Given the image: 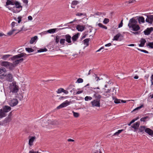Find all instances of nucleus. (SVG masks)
<instances>
[{
	"label": "nucleus",
	"mask_w": 153,
	"mask_h": 153,
	"mask_svg": "<svg viewBox=\"0 0 153 153\" xmlns=\"http://www.w3.org/2000/svg\"><path fill=\"white\" fill-rule=\"evenodd\" d=\"M27 55L25 53H22L17 55L14 56L11 58L14 65L18 64L19 63L22 62L23 60V58H21L23 57H26Z\"/></svg>",
	"instance_id": "obj_1"
},
{
	"label": "nucleus",
	"mask_w": 153,
	"mask_h": 153,
	"mask_svg": "<svg viewBox=\"0 0 153 153\" xmlns=\"http://www.w3.org/2000/svg\"><path fill=\"white\" fill-rule=\"evenodd\" d=\"M128 26L129 28H132L134 31H137L140 29V26L137 24V21L134 17L129 20Z\"/></svg>",
	"instance_id": "obj_2"
},
{
	"label": "nucleus",
	"mask_w": 153,
	"mask_h": 153,
	"mask_svg": "<svg viewBox=\"0 0 153 153\" xmlns=\"http://www.w3.org/2000/svg\"><path fill=\"white\" fill-rule=\"evenodd\" d=\"M9 89L10 92L13 93H17L19 90V87L18 85H16L15 82H13L10 83L9 86Z\"/></svg>",
	"instance_id": "obj_3"
},
{
	"label": "nucleus",
	"mask_w": 153,
	"mask_h": 153,
	"mask_svg": "<svg viewBox=\"0 0 153 153\" xmlns=\"http://www.w3.org/2000/svg\"><path fill=\"white\" fill-rule=\"evenodd\" d=\"M3 78H2L1 79L3 80H6L8 82H12L13 80V76L12 74L9 73L7 74H5Z\"/></svg>",
	"instance_id": "obj_4"
},
{
	"label": "nucleus",
	"mask_w": 153,
	"mask_h": 153,
	"mask_svg": "<svg viewBox=\"0 0 153 153\" xmlns=\"http://www.w3.org/2000/svg\"><path fill=\"white\" fill-rule=\"evenodd\" d=\"M71 102V101H68V100H66L65 102H63L61 104H60V105H59V106H58L57 107V109H59L61 108L65 107L69 104Z\"/></svg>",
	"instance_id": "obj_5"
},
{
	"label": "nucleus",
	"mask_w": 153,
	"mask_h": 153,
	"mask_svg": "<svg viewBox=\"0 0 153 153\" xmlns=\"http://www.w3.org/2000/svg\"><path fill=\"white\" fill-rule=\"evenodd\" d=\"M18 103V101L17 99H13L10 100L9 102V105L11 107L16 105Z\"/></svg>",
	"instance_id": "obj_6"
},
{
	"label": "nucleus",
	"mask_w": 153,
	"mask_h": 153,
	"mask_svg": "<svg viewBox=\"0 0 153 153\" xmlns=\"http://www.w3.org/2000/svg\"><path fill=\"white\" fill-rule=\"evenodd\" d=\"M100 101L94 100L91 102L92 106L93 107H100Z\"/></svg>",
	"instance_id": "obj_7"
},
{
	"label": "nucleus",
	"mask_w": 153,
	"mask_h": 153,
	"mask_svg": "<svg viewBox=\"0 0 153 153\" xmlns=\"http://www.w3.org/2000/svg\"><path fill=\"white\" fill-rule=\"evenodd\" d=\"M7 71L4 68L1 67L0 68V79H1L2 78H3L4 77V73Z\"/></svg>",
	"instance_id": "obj_8"
},
{
	"label": "nucleus",
	"mask_w": 153,
	"mask_h": 153,
	"mask_svg": "<svg viewBox=\"0 0 153 153\" xmlns=\"http://www.w3.org/2000/svg\"><path fill=\"white\" fill-rule=\"evenodd\" d=\"M22 30V27H21L20 28H18L17 27H16L15 29H13L11 30L9 32L7 33V35H8L9 36H10V35H12L13 33V32L17 30L18 31V32L16 33V34Z\"/></svg>",
	"instance_id": "obj_9"
},
{
	"label": "nucleus",
	"mask_w": 153,
	"mask_h": 153,
	"mask_svg": "<svg viewBox=\"0 0 153 153\" xmlns=\"http://www.w3.org/2000/svg\"><path fill=\"white\" fill-rule=\"evenodd\" d=\"M146 22L152 24L153 22V15L147 16V18L146 19Z\"/></svg>",
	"instance_id": "obj_10"
},
{
	"label": "nucleus",
	"mask_w": 153,
	"mask_h": 153,
	"mask_svg": "<svg viewBox=\"0 0 153 153\" xmlns=\"http://www.w3.org/2000/svg\"><path fill=\"white\" fill-rule=\"evenodd\" d=\"M3 111L7 114V113L10 111L11 110V108L8 105H4L2 108Z\"/></svg>",
	"instance_id": "obj_11"
},
{
	"label": "nucleus",
	"mask_w": 153,
	"mask_h": 153,
	"mask_svg": "<svg viewBox=\"0 0 153 153\" xmlns=\"http://www.w3.org/2000/svg\"><path fill=\"white\" fill-rule=\"evenodd\" d=\"M94 92V94L93 95V97L95 98V100L100 101V99L102 97V96L98 94V92Z\"/></svg>",
	"instance_id": "obj_12"
},
{
	"label": "nucleus",
	"mask_w": 153,
	"mask_h": 153,
	"mask_svg": "<svg viewBox=\"0 0 153 153\" xmlns=\"http://www.w3.org/2000/svg\"><path fill=\"white\" fill-rule=\"evenodd\" d=\"M17 1L15 0H7L6 5H14Z\"/></svg>",
	"instance_id": "obj_13"
},
{
	"label": "nucleus",
	"mask_w": 153,
	"mask_h": 153,
	"mask_svg": "<svg viewBox=\"0 0 153 153\" xmlns=\"http://www.w3.org/2000/svg\"><path fill=\"white\" fill-rule=\"evenodd\" d=\"M145 132L151 136H153V131L149 128L146 129Z\"/></svg>",
	"instance_id": "obj_14"
},
{
	"label": "nucleus",
	"mask_w": 153,
	"mask_h": 153,
	"mask_svg": "<svg viewBox=\"0 0 153 153\" xmlns=\"http://www.w3.org/2000/svg\"><path fill=\"white\" fill-rule=\"evenodd\" d=\"M140 125V122H137L133 124V125L131 126V127L133 128H134V131H135L137 129H138Z\"/></svg>",
	"instance_id": "obj_15"
},
{
	"label": "nucleus",
	"mask_w": 153,
	"mask_h": 153,
	"mask_svg": "<svg viewBox=\"0 0 153 153\" xmlns=\"http://www.w3.org/2000/svg\"><path fill=\"white\" fill-rule=\"evenodd\" d=\"M153 30V28L152 27L148 28L146 30L144 31V32L145 35H148Z\"/></svg>",
	"instance_id": "obj_16"
},
{
	"label": "nucleus",
	"mask_w": 153,
	"mask_h": 153,
	"mask_svg": "<svg viewBox=\"0 0 153 153\" xmlns=\"http://www.w3.org/2000/svg\"><path fill=\"white\" fill-rule=\"evenodd\" d=\"M85 26L84 25H78L76 27V29L78 31L82 32L85 29Z\"/></svg>",
	"instance_id": "obj_17"
},
{
	"label": "nucleus",
	"mask_w": 153,
	"mask_h": 153,
	"mask_svg": "<svg viewBox=\"0 0 153 153\" xmlns=\"http://www.w3.org/2000/svg\"><path fill=\"white\" fill-rule=\"evenodd\" d=\"M63 36L65 39L66 41L68 43H71V37L69 34H67Z\"/></svg>",
	"instance_id": "obj_18"
},
{
	"label": "nucleus",
	"mask_w": 153,
	"mask_h": 153,
	"mask_svg": "<svg viewBox=\"0 0 153 153\" xmlns=\"http://www.w3.org/2000/svg\"><path fill=\"white\" fill-rule=\"evenodd\" d=\"M9 9L14 13H18L21 11L20 9H18L15 7H14L12 8H9Z\"/></svg>",
	"instance_id": "obj_19"
},
{
	"label": "nucleus",
	"mask_w": 153,
	"mask_h": 153,
	"mask_svg": "<svg viewBox=\"0 0 153 153\" xmlns=\"http://www.w3.org/2000/svg\"><path fill=\"white\" fill-rule=\"evenodd\" d=\"M35 137H32L29 139L28 142V144L30 146H32L33 145V143L36 139Z\"/></svg>",
	"instance_id": "obj_20"
},
{
	"label": "nucleus",
	"mask_w": 153,
	"mask_h": 153,
	"mask_svg": "<svg viewBox=\"0 0 153 153\" xmlns=\"http://www.w3.org/2000/svg\"><path fill=\"white\" fill-rule=\"evenodd\" d=\"M11 112H10L8 116L6 117L4 120V122L6 123L10 122L11 120Z\"/></svg>",
	"instance_id": "obj_21"
},
{
	"label": "nucleus",
	"mask_w": 153,
	"mask_h": 153,
	"mask_svg": "<svg viewBox=\"0 0 153 153\" xmlns=\"http://www.w3.org/2000/svg\"><path fill=\"white\" fill-rule=\"evenodd\" d=\"M7 116V114L1 109H0V119L5 117Z\"/></svg>",
	"instance_id": "obj_22"
},
{
	"label": "nucleus",
	"mask_w": 153,
	"mask_h": 153,
	"mask_svg": "<svg viewBox=\"0 0 153 153\" xmlns=\"http://www.w3.org/2000/svg\"><path fill=\"white\" fill-rule=\"evenodd\" d=\"M146 128L145 126H140L139 128V130L140 132L142 133L143 134L144 133V131L145 132V130Z\"/></svg>",
	"instance_id": "obj_23"
},
{
	"label": "nucleus",
	"mask_w": 153,
	"mask_h": 153,
	"mask_svg": "<svg viewBox=\"0 0 153 153\" xmlns=\"http://www.w3.org/2000/svg\"><path fill=\"white\" fill-rule=\"evenodd\" d=\"M79 3V2L76 0H74L72 2L71 4V7L72 8H74L75 7V6Z\"/></svg>",
	"instance_id": "obj_24"
},
{
	"label": "nucleus",
	"mask_w": 153,
	"mask_h": 153,
	"mask_svg": "<svg viewBox=\"0 0 153 153\" xmlns=\"http://www.w3.org/2000/svg\"><path fill=\"white\" fill-rule=\"evenodd\" d=\"M59 29H57V28H54L52 29H50L46 31V33H54L56 31H57L59 30Z\"/></svg>",
	"instance_id": "obj_25"
},
{
	"label": "nucleus",
	"mask_w": 153,
	"mask_h": 153,
	"mask_svg": "<svg viewBox=\"0 0 153 153\" xmlns=\"http://www.w3.org/2000/svg\"><path fill=\"white\" fill-rule=\"evenodd\" d=\"M15 7L21 10L22 9V6L21 5L20 3L18 1H17L15 4Z\"/></svg>",
	"instance_id": "obj_26"
},
{
	"label": "nucleus",
	"mask_w": 153,
	"mask_h": 153,
	"mask_svg": "<svg viewBox=\"0 0 153 153\" xmlns=\"http://www.w3.org/2000/svg\"><path fill=\"white\" fill-rule=\"evenodd\" d=\"M137 19L140 24H141V23H144L145 22V19L143 16L139 17Z\"/></svg>",
	"instance_id": "obj_27"
},
{
	"label": "nucleus",
	"mask_w": 153,
	"mask_h": 153,
	"mask_svg": "<svg viewBox=\"0 0 153 153\" xmlns=\"http://www.w3.org/2000/svg\"><path fill=\"white\" fill-rule=\"evenodd\" d=\"M38 37L37 36H35L32 38L30 41V44H32L37 39Z\"/></svg>",
	"instance_id": "obj_28"
},
{
	"label": "nucleus",
	"mask_w": 153,
	"mask_h": 153,
	"mask_svg": "<svg viewBox=\"0 0 153 153\" xmlns=\"http://www.w3.org/2000/svg\"><path fill=\"white\" fill-rule=\"evenodd\" d=\"M90 38L86 39L83 40L84 44L86 45V46H88L89 45V42L90 40Z\"/></svg>",
	"instance_id": "obj_29"
},
{
	"label": "nucleus",
	"mask_w": 153,
	"mask_h": 153,
	"mask_svg": "<svg viewBox=\"0 0 153 153\" xmlns=\"http://www.w3.org/2000/svg\"><path fill=\"white\" fill-rule=\"evenodd\" d=\"M10 63V62H8L4 61L1 63V65L3 66L8 67Z\"/></svg>",
	"instance_id": "obj_30"
},
{
	"label": "nucleus",
	"mask_w": 153,
	"mask_h": 153,
	"mask_svg": "<svg viewBox=\"0 0 153 153\" xmlns=\"http://www.w3.org/2000/svg\"><path fill=\"white\" fill-rule=\"evenodd\" d=\"M78 38V34H76L73 36L71 38L72 40L74 41L75 42L76 41L77 39Z\"/></svg>",
	"instance_id": "obj_31"
},
{
	"label": "nucleus",
	"mask_w": 153,
	"mask_h": 153,
	"mask_svg": "<svg viewBox=\"0 0 153 153\" xmlns=\"http://www.w3.org/2000/svg\"><path fill=\"white\" fill-rule=\"evenodd\" d=\"M8 67L10 70H12L14 69L15 66L13 64L10 63Z\"/></svg>",
	"instance_id": "obj_32"
},
{
	"label": "nucleus",
	"mask_w": 153,
	"mask_h": 153,
	"mask_svg": "<svg viewBox=\"0 0 153 153\" xmlns=\"http://www.w3.org/2000/svg\"><path fill=\"white\" fill-rule=\"evenodd\" d=\"M121 34L119 33L117 34L116 36H115L113 39V40H116L117 41L118 40V38L120 36Z\"/></svg>",
	"instance_id": "obj_33"
},
{
	"label": "nucleus",
	"mask_w": 153,
	"mask_h": 153,
	"mask_svg": "<svg viewBox=\"0 0 153 153\" xmlns=\"http://www.w3.org/2000/svg\"><path fill=\"white\" fill-rule=\"evenodd\" d=\"M97 25L100 27L102 28L105 29H107V27L106 26L103 25L102 23H99L97 24Z\"/></svg>",
	"instance_id": "obj_34"
},
{
	"label": "nucleus",
	"mask_w": 153,
	"mask_h": 153,
	"mask_svg": "<svg viewBox=\"0 0 153 153\" xmlns=\"http://www.w3.org/2000/svg\"><path fill=\"white\" fill-rule=\"evenodd\" d=\"M123 131V129L118 130L117 132H115L113 134V136H115V135H118L120 134L122 131Z\"/></svg>",
	"instance_id": "obj_35"
},
{
	"label": "nucleus",
	"mask_w": 153,
	"mask_h": 153,
	"mask_svg": "<svg viewBox=\"0 0 153 153\" xmlns=\"http://www.w3.org/2000/svg\"><path fill=\"white\" fill-rule=\"evenodd\" d=\"M143 107V104L141 105L140 106L137 107V108H136L134 109L132 111V112H134L136 110H138L140 109V108H142Z\"/></svg>",
	"instance_id": "obj_36"
},
{
	"label": "nucleus",
	"mask_w": 153,
	"mask_h": 153,
	"mask_svg": "<svg viewBox=\"0 0 153 153\" xmlns=\"http://www.w3.org/2000/svg\"><path fill=\"white\" fill-rule=\"evenodd\" d=\"M47 49L46 48H42L37 50L38 52H42L46 51Z\"/></svg>",
	"instance_id": "obj_37"
},
{
	"label": "nucleus",
	"mask_w": 153,
	"mask_h": 153,
	"mask_svg": "<svg viewBox=\"0 0 153 153\" xmlns=\"http://www.w3.org/2000/svg\"><path fill=\"white\" fill-rule=\"evenodd\" d=\"M25 50L28 53L32 52L34 51L33 49L30 48H25Z\"/></svg>",
	"instance_id": "obj_38"
},
{
	"label": "nucleus",
	"mask_w": 153,
	"mask_h": 153,
	"mask_svg": "<svg viewBox=\"0 0 153 153\" xmlns=\"http://www.w3.org/2000/svg\"><path fill=\"white\" fill-rule=\"evenodd\" d=\"M147 46H149L151 48L153 49V42H149L147 45Z\"/></svg>",
	"instance_id": "obj_39"
},
{
	"label": "nucleus",
	"mask_w": 153,
	"mask_h": 153,
	"mask_svg": "<svg viewBox=\"0 0 153 153\" xmlns=\"http://www.w3.org/2000/svg\"><path fill=\"white\" fill-rule=\"evenodd\" d=\"M92 99V97L89 96H86L85 98V100L86 101H88V100H90Z\"/></svg>",
	"instance_id": "obj_40"
},
{
	"label": "nucleus",
	"mask_w": 153,
	"mask_h": 153,
	"mask_svg": "<svg viewBox=\"0 0 153 153\" xmlns=\"http://www.w3.org/2000/svg\"><path fill=\"white\" fill-rule=\"evenodd\" d=\"M72 112L73 114V115L75 117H77L79 116V114L78 113L75 112L74 111H73Z\"/></svg>",
	"instance_id": "obj_41"
},
{
	"label": "nucleus",
	"mask_w": 153,
	"mask_h": 153,
	"mask_svg": "<svg viewBox=\"0 0 153 153\" xmlns=\"http://www.w3.org/2000/svg\"><path fill=\"white\" fill-rule=\"evenodd\" d=\"M146 42V41L145 39L142 38L140 40V42L144 45H145V43Z\"/></svg>",
	"instance_id": "obj_42"
},
{
	"label": "nucleus",
	"mask_w": 153,
	"mask_h": 153,
	"mask_svg": "<svg viewBox=\"0 0 153 153\" xmlns=\"http://www.w3.org/2000/svg\"><path fill=\"white\" fill-rule=\"evenodd\" d=\"M109 21V20L107 18H105L103 21V23L104 24H107Z\"/></svg>",
	"instance_id": "obj_43"
},
{
	"label": "nucleus",
	"mask_w": 153,
	"mask_h": 153,
	"mask_svg": "<svg viewBox=\"0 0 153 153\" xmlns=\"http://www.w3.org/2000/svg\"><path fill=\"white\" fill-rule=\"evenodd\" d=\"M65 39H60V43L61 44H62V45H64V43L65 42Z\"/></svg>",
	"instance_id": "obj_44"
},
{
	"label": "nucleus",
	"mask_w": 153,
	"mask_h": 153,
	"mask_svg": "<svg viewBox=\"0 0 153 153\" xmlns=\"http://www.w3.org/2000/svg\"><path fill=\"white\" fill-rule=\"evenodd\" d=\"M63 88H60L56 92L58 94L61 93L62 92H63Z\"/></svg>",
	"instance_id": "obj_45"
},
{
	"label": "nucleus",
	"mask_w": 153,
	"mask_h": 153,
	"mask_svg": "<svg viewBox=\"0 0 153 153\" xmlns=\"http://www.w3.org/2000/svg\"><path fill=\"white\" fill-rule=\"evenodd\" d=\"M148 118V117H143L140 119V120L141 121L145 122L146 119H147Z\"/></svg>",
	"instance_id": "obj_46"
},
{
	"label": "nucleus",
	"mask_w": 153,
	"mask_h": 153,
	"mask_svg": "<svg viewBox=\"0 0 153 153\" xmlns=\"http://www.w3.org/2000/svg\"><path fill=\"white\" fill-rule=\"evenodd\" d=\"M10 56H11V55L9 54L5 55L3 56L2 58L4 59H5Z\"/></svg>",
	"instance_id": "obj_47"
},
{
	"label": "nucleus",
	"mask_w": 153,
	"mask_h": 153,
	"mask_svg": "<svg viewBox=\"0 0 153 153\" xmlns=\"http://www.w3.org/2000/svg\"><path fill=\"white\" fill-rule=\"evenodd\" d=\"M120 100L117 99H115L114 100V102L116 104H118L120 103Z\"/></svg>",
	"instance_id": "obj_48"
},
{
	"label": "nucleus",
	"mask_w": 153,
	"mask_h": 153,
	"mask_svg": "<svg viewBox=\"0 0 153 153\" xmlns=\"http://www.w3.org/2000/svg\"><path fill=\"white\" fill-rule=\"evenodd\" d=\"M137 49L139 51H140L141 52H143L145 53H149V52L148 51H147L145 50H142V49H140L138 48H137Z\"/></svg>",
	"instance_id": "obj_49"
},
{
	"label": "nucleus",
	"mask_w": 153,
	"mask_h": 153,
	"mask_svg": "<svg viewBox=\"0 0 153 153\" xmlns=\"http://www.w3.org/2000/svg\"><path fill=\"white\" fill-rule=\"evenodd\" d=\"M85 15H86L84 13H78L76 14V16H81L82 15H84V16H85Z\"/></svg>",
	"instance_id": "obj_50"
},
{
	"label": "nucleus",
	"mask_w": 153,
	"mask_h": 153,
	"mask_svg": "<svg viewBox=\"0 0 153 153\" xmlns=\"http://www.w3.org/2000/svg\"><path fill=\"white\" fill-rule=\"evenodd\" d=\"M59 36H57L56 38V43H59Z\"/></svg>",
	"instance_id": "obj_51"
},
{
	"label": "nucleus",
	"mask_w": 153,
	"mask_h": 153,
	"mask_svg": "<svg viewBox=\"0 0 153 153\" xmlns=\"http://www.w3.org/2000/svg\"><path fill=\"white\" fill-rule=\"evenodd\" d=\"M83 81V79L80 78H79L77 80V82L79 83L82 82Z\"/></svg>",
	"instance_id": "obj_52"
},
{
	"label": "nucleus",
	"mask_w": 153,
	"mask_h": 153,
	"mask_svg": "<svg viewBox=\"0 0 153 153\" xmlns=\"http://www.w3.org/2000/svg\"><path fill=\"white\" fill-rule=\"evenodd\" d=\"M92 153H102L100 149L97 150H95Z\"/></svg>",
	"instance_id": "obj_53"
},
{
	"label": "nucleus",
	"mask_w": 153,
	"mask_h": 153,
	"mask_svg": "<svg viewBox=\"0 0 153 153\" xmlns=\"http://www.w3.org/2000/svg\"><path fill=\"white\" fill-rule=\"evenodd\" d=\"M29 153H42L40 152H39L38 151H34L33 150L30 151Z\"/></svg>",
	"instance_id": "obj_54"
},
{
	"label": "nucleus",
	"mask_w": 153,
	"mask_h": 153,
	"mask_svg": "<svg viewBox=\"0 0 153 153\" xmlns=\"http://www.w3.org/2000/svg\"><path fill=\"white\" fill-rule=\"evenodd\" d=\"M22 17L21 16H19L18 18V22L19 23L22 20Z\"/></svg>",
	"instance_id": "obj_55"
},
{
	"label": "nucleus",
	"mask_w": 153,
	"mask_h": 153,
	"mask_svg": "<svg viewBox=\"0 0 153 153\" xmlns=\"http://www.w3.org/2000/svg\"><path fill=\"white\" fill-rule=\"evenodd\" d=\"M95 75L96 76V77H95V79L96 80V81H98L99 80L102 79V78L100 79L99 77L97 76V75L96 74H95Z\"/></svg>",
	"instance_id": "obj_56"
},
{
	"label": "nucleus",
	"mask_w": 153,
	"mask_h": 153,
	"mask_svg": "<svg viewBox=\"0 0 153 153\" xmlns=\"http://www.w3.org/2000/svg\"><path fill=\"white\" fill-rule=\"evenodd\" d=\"M123 20H122L121 21V22L120 23V24L119 25V26H118L119 28L121 27L123 25Z\"/></svg>",
	"instance_id": "obj_57"
},
{
	"label": "nucleus",
	"mask_w": 153,
	"mask_h": 153,
	"mask_svg": "<svg viewBox=\"0 0 153 153\" xmlns=\"http://www.w3.org/2000/svg\"><path fill=\"white\" fill-rule=\"evenodd\" d=\"M139 118L138 117H137V118L136 119H134L133 120H132L131 122H130L131 123H134L135 121L137 120Z\"/></svg>",
	"instance_id": "obj_58"
},
{
	"label": "nucleus",
	"mask_w": 153,
	"mask_h": 153,
	"mask_svg": "<svg viewBox=\"0 0 153 153\" xmlns=\"http://www.w3.org/2000/svg\"><path fill=\"white\" fill-rule=\"evenodd\" d=\"M23 2L26 5L27 4L28 0H22Z\"/></svg>",
	"instance_id": "obj_59"
},
{
	"label": "nucleus",
	"mask_w": 153,
	"mask_h": 153,
	"mask_svg": "<svg viewBox=\"0 0 153 153\" xmlns=\"http://www.w3.org/2000/svg\"><path fill=\"white\" fill-rule=\"evenodd\" d=\"M17 24L16 23H15L14 22H13L11 24V26L12 28L14 27L15 26V24Z\"/></svg>",
	"instance_id": "obj_60"
},
{
	"label": "nucleus",
	"mask_w": 153,
	"mask_h": 153,
	"mask_svg": "<svg viewBox=\"0 0 153 153\" xmlns=\"http://www.w3.org/2000/svg\"><path fill=\"white\" fill-rule=\"evenodd\" d=\"M116 90L115 89H113V93L112 94L114 95H115L116 94Z\"/></svg>",
	"instance_id": "obj_61"
},
{
	"label": "nucleus",
	"mask_w": 153,
	"mask_h": 153,
	"mask_svg": "<svg viewBox=\"0 0 153 153\" xmlns=\"http://www.w3.org/2000/svg\"><path fill=\"white\" fill-rule=\"evenodd\" d=\"M67 97H64L63 96H61L59 97V99L60 100H61L62 99H65V98H66Z\"/></svg>",
	"instance_id": "obj_62"
},
{
	"label": "nucleus",
	"mask_w": 153,
	"mask_h": 153,
	"mask_svg": "<svg viewBox=\"0 0 153 153\" xmlns=\"http://www.w3.org/2000/svg\"><path fill=\"white\" fill-rule=\"evenodd\" d=\"M63 92L64 93L66 94H67L68 93V91L65 90L64 89H63Z\"/></svg>",
	"instance_id": "obj_63"
},
{
	"label": "nucleus",
	"mask_w": 153,
	"mask_h": 153,
	"mask_svg": "<svg viewBox=\"0 0 153 153\" xmlns=\"http://www.w3.org/2000/svg\"><path fill=\"white\" fill-rule=\"evenodd\" d=\"M135 1L134 0H130L128 1V3L129 4L131 3L134 2Z\"/></svg>",
	"instance_id": "obj_64"
}]
</instances>
